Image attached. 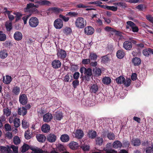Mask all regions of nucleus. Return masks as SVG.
Here are the masks:
<instances>
[{
	"label": "nucleus",
	"mask_w": 153,
	"mask_h": 153,
	"mask_svg": "<svg viewBox=\"0 0 153 153\" xmlns=\"http://www.w3.org/2000/svg\"><path fill=\"white\" fill-rule=\"evenodd\" d=\"M63 117V114L61 112L56 113V119L57 120H60Z\"/></svg>",
	"instance_id": "obj_40"
},
{
	"label": "nucleus",
	"mask_w": 153,
	"mask_h": 153,
	"mask_svg": "<svg viewBox=\"0 0 153 153\" xmlns=\"http://www.w3.org/2000/svg\"><path fill=\"white\" fill-rule=\"evenodd\" d=\"M22 125L23 128H26L28 127L29 124L26 120H24L22 121Z\"/></svg>",
	"instance_id": "obj_48"
},
{
	"label": "nucleus",
	"mask_w": 153,
	"mask_h": 153,
	"mask_svg": "<svg viewBox=\"0 0 153 153\" xmlns=\"http://www.w3.org/2000/svg\"><path fill=\"white\" fill-rule=\"evenodd\" d=\"M63 33L66 35H68L71 32V30L70 28L66 27L63 30Z\"/></svg>",
	"instance_id": "obj_39"
},
{
	"label": "nucleus",
	"mask_w": 153,
	"mask_h": 153,
	"mask_svg": "<svg viewBox=\"0 0 153 153\" xmlns=\"http://www.w3.org/2000/svg\"><path fill=\"white\" fill-rule=\"evenodd\" d=\"M53 26L56 29H60L63 26L62 21L59 18L56 19L54 22Z\"/></svg>",
	"instance_id": "obj_4"
},
{
	"label": "nucleus",
	"mask_w": 153,
	"mask_h": 153,
	"mask_svg": "<svg viewBox=\"0 0 153 153\" xmlns=\"http://www.w3.org/2000/svg\"><path fill=\"white\" fill-rule=\"evenodd\" d=\"M6 36L4 33H1L0 32V41H3L6 39Z\"/></svg>",
	"instance_id": "obj_51"
},
{
	"label": "nucleus",
	"mask_w": 153,
	"mask_h": 153,
	"mask_svg": "<svg viewBox=\"0 0 153 153\" xmlns=\"http://www.w3.org/2000/svg\"><path fill=\"white\" fill-rule=\"evenodd\" d=\"M79 81L78 80H75L74 81L72 82V85L73 87L75 88L76 87L79 85Z\"/></svg>",
	"instance_id": "obj_57"
},
{
	"label": "nucleus",
	"mask_w": 153,
	"mask_h": 153,
	"mask_svg": "<svg viewBox=\"0 0 153 153\" xmlns=\"http://www.w3.org/2000/svg\"><path fill=\"white\" fill-rule=\"evenodd\" d=\"M107 9L110 10L114 11H116L117 10V7H115L114 6H108L106 7Z\"/></svg>",
	"instance_id": "obj_54"
},
{
	"label": "nucleus",
	"mask_w": 153,
	"mask_h": 153,
	"mask_svg": "<svg viewBox=\"0 0 153 153\" xmlns=\"http://www.w3.org/2000/svg\"><path fill=\"white\" fill-rule=\"evenodd\" d=\"M78 143L72 141L69 144V146L72 149H75L78 147Z\"/></svg>",
	"instance_id": "obj_27"
},
{
	"label": "nucleus",
	"mask_w": 153,
	"mask_h": 153,
	"mask_svg": "<svg viewBox=\"0 0 153 153\" xmlns=\"http://www.w3.org/2000/svg\"><path fill=\"white\" fill-rule=\"evenodd\" d=\"M132 62L135 66H138L140 64L141 61L140 58L135 57L132 59Z\"/></svg>",
	"instance_id": "obj_28"
},
{
	"label": "nucleus",
	"mask_w": 153,
	"mask_h": 153,
	"mask_svg": "<svg viewBox=\"0 0 153 153\" xmlns=\"http://www.w3.org/2000/svg\"><path fill=\"white\" fill-rule=\"evenodd\" d=\"M31 149L32 151L31 153H49L47 152L43 151L42 149L38 147L33 148Z\"/></svg>",
	"instance_id": "obj_18"
},
{
	"label": "nucleus",
	"mask_w": 153,
	"mask_h": 153,
	"mask_svg": "<svg viewBox=\"0 0 153 153\" xmlns=\"http://www.w3.org/2000/svg\"><path fill=\"white\" fill-rule=\"evenodd\" d=\"M13 37L15 40L17 41L20 40L22 38V33L20 32L16 31L14 34Z\"/></svg>",
	"instance_id": "obj_12"
},
{
	"label": "nucleus",
	"mask_w": 153,
	"mask_h": 153,
	"mask_svg": "<svg viewBox=\"0 0 153 153\" xmlns=\"http://www.w3.org/2000/svg\"><path fill=\"white\" fill-rule=\"evenodd\" d=\"M57 55L59 58L64 59L67 56L66 51L62 49H59L57 51Z\"/></svg>",
	"instance_id": "obj_5"
},
{
	"label": "nucleus",
	"mask_w": 153,
	"mask_h": 153,
	"mask_svg": "<svg viewBox=\"0 0 153 153\" xmlns=\"http://www.w3.org/2000/svg\"><path fill=\"white\" fill-rule=\"evenodd\" d=\"M146 153H152L153 152V148L152 147H149L146 149Z\"/></svg>",
	"instance_id": "obj_59"
},
{
	"label": "nucleus",
	"mask_w": 153,
	"mask_h": 153,
	"mask_svg": "<svg viewBox=\"0 0 153 153\" xmlns=\"http://www.w3.org/2000/svg\"><path fill=\"white\" fill-rule=\"evenodd\" d=\"M90 59H82V63L83 64L86 65L90 63Z\"/></svg>",
	"instance_id": "obj_61"
},
{
	"label": "nucleus",
	"mask_w": 153,
	"mask_h": 153,
	"mask_svg": "<svg viewBox=\"0 0 153 153\" xmlns=\"http://www.w3.org/2000/svg\"><path fill=\"white\" fill-rule=\"evenodd\" d=\"M125 55V52L123 50H119L117 53V56L118 58L120 59L123 58L124 57Z\"/></svg>",
	"instance_id": "obj_22"
},
{
	"label": "nucleus",
	"mask_w": 153,
	"mask_h": 153,
	"mask_svg": "<svg viewBox=\"0 0 153 153\" xmlns=\"http://www.w3.org/2000/svg\"><path fill=\"white\" fill-rule=\"evenodd\" d=\"M88 135L89 138L94 139L97 136V133L95 131L91 130L89 131Z\"/></svg>",
	"instance_id": "obj_24"
},
{
	"label": "nucleus",
	"mask_w": 153,
	"mask_h": 153,
	"mask_svg": "<svg viewBox=\"0 0 153 153\" xmlns=\"http://www.w3.org/2000/svg\"><path fill=\"white\" fill-rule=\"evenodd\" d=\"M111 146V144L110 143H107L106 146V147L104 149V150L105 151V152H103L102 153H106L108 151L112 150V149H110V147Z\"/></svg>",
	"instance_id": "obj_50"
},
{
	"label": "nucleus",
	"mask_w": 153,
	"mask_h": 153,
	"mask_svg": "<svg viewBox=\"0 0 153 153\" xmlns=\"http://www.w3.org/2000/svg\"><path fill=\"white\" fill-rule=\"evenodd\" d=\"M111 81V78L108 76H105L102 79V82L103 83L107 85H108L110 84Z\"/></svg>",
	"instance_id": "obj_23"
},
{
	"label": "nucleus",
	"mask_w": 153,
	"mask_h": 153,
	"mask_svg": "<svg viewBox=\"0 0 153 153\" xmlns=\"http://www.w3.org/2000/svg\"><path fill=\"white\" fill-rule=\"evenodd\" d=\"M113 146L114 148L118 149L122 146V144L120 141L115 140L113 143Z\"/></svg>",
	"instance_id": "obj_29"
},
{
	"label": "nucleus",
	"mask_w": 153,
	"mask_h": 153,
	"mask_svg": "<svg viewBox=\"0 0 153 153\" xmlns=\"http://www.w3.org/2000/svg\"><path fill=\"white\" fill-rule=\"evenodd\" d=\"M81 148L84 151H88L89 149V146L88 145L84 144L81 146Z\"/></svg>",
	"instance_id": "obj_53"
},
{
	"label": "nucleus",
	"mask_w": 153,
	"mask_h": 153,
	"mask_svg": "<svg viewBox=\"0 0 153 153\" xmlns=\"http://www.w3.org/2000/svg\"><path fill=\"white\" fill-rule=\"evenodd\" d=\"M79 76V73L78 72H76L74 74V78L76 80L77 79Z\"/></svg>",
	"instance_id": "obj_64"
},
{
	"label": "nucleus",
	"mask_w": 153,
	"mask_h": 153,
	"mask_svg": "<svg viewBox=\"0 0 153 153\" xmlns=\"http://www.w3.org/2000/svg\"><path fill=\"white\" fill-rule=\"evenodd\" d=\"M51 65L53 68L57 69L60 67L61 63L59 60H55L52 61Z\"/></svg>",
	"instance_id": "obj_10"
},
{
	"label": "nucleus",
	"mask_w": 153,
	"mask_h": 153,
	"mask_svg": "<svg viewBox=\"0 0 153 153\" xmlns=\"http://www.w3.org/2000/svg\"><path fill=\"white\" fill-rule=\"evenodd\" d=\"M60 140L62 142H67L69 140V137L68 135L66 134H64L61 136L60 137Z\"/></svg>",
	"instance_id": "obj_31"
},
{
	"label": "nucleus",
	"mask_w": 153,
	"mask_h": 153,
	"mask_svg": "<svg viewBox=\"0 0 153 153\" xmlns=\"http://www.w3.org/2000/svg\"><path fill=\"white\" fill-rule=\"evenodd\" d=\"M56 136L53 134H50L47 137L48 140L51 143H53L55 142L56 140Z\"/></svg>",
	"instance_id": "obj_14"
},
{
	"label": "nucleus",
	"mask_w": 153,
	"mask_h": 153,
	"mask_svg": "<svg viewBox=\"0 0 153 153\" xmlns=\"http://www.w3.org/2000/svg\"><path fill=\"white\" fill-rule=\"evenodd\" d=\"M39 4H34L33 3H30L27 4V7L24 9V11L25 12H29L34 14H37L39 13V11L37 9L34 8L33 7L38 8L39 7Z\"/></svg>",
	"instance_id": "obj_1"
},
{
	"label": "nucleus",
	"mask_w": 153,
	"mask_h": 153,
	"mask_svg": "<svg viewBox=\"0 0 153 153\" xmlns=\"http://www.w3.org/2000/svg\"><path fill=\"white\" fill-rule=\"evenodd\" d=\"M107 137L110 140H113L115 139V135L113 133H109L107 135Z\"/></svg>",
	"instance_id": "obj_45"
},
{
	"label": "nucleus",
	"mask_w": 153,
	"mask_h": 153,
	"mask_svg": "<svg viewBox=\"0 0 153 153\" xmlns=\"http://www.w3.org/2000/svg\"><path fill=\"white\" fill-rule=\"evenodd\" d=\"M49 10L52 13H58L60 12H62L63 11L62 9L56 7H52L49 9Z\"/></svg>",
	"instance_id": "obj_19"
},
{
	"label": "nucleus",
	"mask_w": 153,
	"mask_h": 153,
	"mask_svg": "<svg viewBox=\"0 0 153 153\" xmlns=\"http://www.w3.org/2000/svg\"><path fill=\"white\" fill-rule=\"evenodd\" d=\"M96 144L99 146H101L104 142L103 139L102 137H98L95 139Z\"/></svg>",
	"instance_id": "obj_30"
},
{
	"label": "nucleus",
	"mask_w": 153,
	"mask_h": 153,
	"mask_svg": "<svg viewBox=\"0 0 153 153\" xmlns=\"http://www.w3.org/2000/svg\"><path fill=\"white\" fill-rule=\"evenodd\" d=\"M36 137L38 141L40 142H43L46 139V137L44 135L39 134L36 135Z\"/></svg>",
	"instance_id": "obj_21"
},
{
	"label": "nucleus",
	"mask_w": 153,
	"mask_h": 153,
	"mask_svg": "<svg viewBox=\"0 0 153 153\" xmlns=\"http://www.w3.org/2000/svg\"><path fill=\"white\" fill-rule=\"evenodd\" d=\"M85 74L88 76H90L92 75V69L90 68H86Z\"/></svg>",
	"instance_id": "obj_41"
},
{
	"label": "nucleus",
	"mask_w": 153,
	"mask_h": 153,
	"mask_svg": "<svg viewBox=\"0 0 153 153\" xmlns=\"http://www.w3.org/2000/svg\"><path fill=\"white\" fill-rule=\"evenodd\" d=\"M146 18L148 20L151 22L153 24V17L150 15H148L146 16Z\"/></svg>",
	"instance_id": "obj_63"
},
{
	"label": "nucleus",
	"mask_w": 153,
	"mask_h": 153,
	"mask_svg": "<svg viewBox=\"0 0 153 153\" xmlns=\"http://www.w3.org/2000/svg\"><path fill=\"white\" fill-rule=\"evenodd\" d=\"M75 134L76 137L79 139L82 138L83 137L84 134L82 130L79 129L76 131Z\"/></svg>",
	"instance_id": "obj_13"
},
{
	"label": "nucleus",
	"mask_w": 153,
	"mask_h": 153,
	"mask_svg": "<svg viewBox=\"0 0 153 153\" xmlns=\"http://www.w3.org/2000/svg\"><path fill=\"white\" fill-rule=\"evenodd\" d=\"M19 101L22 104L25 105L27 101V98L26 95L25 94L20 95L19 96Z\"/></svg>",
	"instance_id": "obj_7"
},
{
	"label": "nucleus",
	"mask_w": 153,
	"mask_h": 153,
	"mask_svg": "<svg viewBox=\"0 0 153 153\" xmlns=\"http://www.w3.org/2000/svg\"><path fill=\"white\" fill-rule=\"evenodd\" d=\"M32 134H30L29 132L27 131L25 132V137L27 139H29L31 137Z\"/></svg>",
	"instance_id": "obj_49"
},
{
	"label": "nucleus",
	"mask_w": 153,
	"mask_h": 153,
	"mask_svg": "<svg viewBox=\"0 0 153 153\" xmlns=\"http://www.w3.org/2000/svg\"><path fill=\"white\" fill-rule=\"evenodd\" d=\"M97 55L95 53H91L89 56L90 60H96L97 58Z\"/></svg>",
	"instance_id": "obj_44"
},
{
	"label": "nucleus",
	"mask_w": 153,
	"mask_h": 153,
	"mask_svg": "<svg viewBox=\"0 0 153 153\" xmlns=\"http://www.w3.org/2000/svg\"><path fill=\"white\" fill-rule=\"evenodd\" d=\"M131 80L129 78H126V80L125 79L124 82H123L124 84L126 87H128L130 85L131 83Z\"/></svg>",
	"instance_id": "obj_43"
},
{
	"label": "nucleus",
	"mask_w": 153,
	"mask_h": 153,
	"mask_svg": "<svg viewBox=\"0 0 153 153\" xmlns=\"http://www.w3.org/2000/svg\"><path fill=\"white\" fill-rule=\"evenodd\" d=\"M78 13L76 12L71 11L68 12L67 14V15L71 16L76 17L78 15Z\"/></svg>",
	"instance_id": "obj_55"
},
{
	"label": "nucleus",
	"mask_w": 153,
	"mask_h": 153,
	"mask_svg": "<svg viewBox=\"0 0 153 153\" xmlns=\"http://www.w3.org/2000/svg\"><path fill=\"white\" fill-rule=\"evenodd\" d=\"M85 33L87 35H90L92 34L94 32V28L90 26L86 27L84 29Z\"/></svg>",
	"instance_id": "obj_6"
},
{
	"label": "nucleus",
	"mask_w": 153,
	"mask_h": 153,
	"mask_svg": "<svg viewBox=\"0 0 153 153\" xmlns=\"http://www.w3.org/2000/svg\"><path fill=\"white\" fill-rule=\"evenodd\" d=\"M7 149L8 147H6L4 146H1L0 147V151L3 153H6Z\"/></svg>",
	"instance_id": "obj_56"
},
{
	"label": "nucleus",
	"mask_w": 153,
	"mask_h": 153,
	"mask_svg": "<svg viewBox=\"0 0 153 153\" xmlns=\"http://www.w3.org/2000/svg\"><path fill=\"white\" fill-rule=\"evenodd\" d=\"M123 47L127 50H130L132 48L131 42L129 41H125L123 43Z\"/></svg>",
	"instance_id": "obj_8"
},
{
	"label": "nucleus",
	"mask_w": 153,
	"mask_h": 153,
	"mask_svg": "<svg viewBox=\"0 0 153 153\" xmlns=\"http://www.w3.org/2000/svg\"><path fill=\"white\" fill-rule=\"evenodd\" d=\"M8 56L7 51L5 49H4L0 51V58L1 59H4Z\"/></svg>",
	"instance_id": "obj_26"
},
{
	"label": "nucleus",
	"mask_w": 153,
	"mask_h": 153,
	"mask_svg": "<svg viewBox=\"0 0 153 153\" xmlns=\"http://www.w3.org/2000/svg\"><path fill=\"white\" fill-rule=\"evenodd\" d=\"M98 87L96 84L92 85L90 88V91L91 93H96L98 91Z\"/></svg>",
	"instance_id": "obj_20"
},
{
	"label": "nucleus",
	"mask_w": 153,
	"mask_h": 153,
	"mask_svg": "<svg viewBox=\"0 0 153 153\" xmlns=\"http://www.w3.org/2000/svg\"><path fill=\"white\" fill-rule=\"evenodd\" d=\"M51 2L48 1L46 0H41L40 6H49L51 4Z\"/></svg>",
	"instance_id": "obj_37"
},
{
	"label": "nucleus",
	"mask_w": 153,
	"mask_h": 153,
	"mask_svg": "<svg viewBox=\"0 0 153 153\" xmlns=\"http://www.w3.org/2000/svg\"><path fill=\"white\" fill-rule=\"evenodd\" d=\"M4 114L7 117L10 116L11 114V111L8 108H6L3 109Z\"/></svg>",
	"instance_id": "obj_36"
},
{
	"label": "nucleus",
	"mask_w": 153,
	"mask_h": 153,
	"mask_svg": "<svg viewBox=\"0 0 153 153\" xmlns=\"http://www.w3.org/2000/svg\"><path fill=\"white\" fill-rule=\"evenodd\" d=\"M14 125L16 128L18 127L20 125V119L17 118H15L14 121Z\"/></svg>",
	"instance_id": "obj_35"
},
{
	"label": "nucleus",
	"mask_w": 153,
	"mask_h": 153,
	"mask_svg": "<svg viewBox=\"0 0 153 153\" xmlns=\"http://www.w3.org/2000/svg\"><path fill=\"white\" fill-rule=\"evenodd\" d=\"M125 80V78L122 76H120L116 79V82L119 84L123 83Z\"/></svg>",
	"instance_id": "obj_34"
},
{
	"label": "nucleus",
	"mask_w": 153,
	"mask_h": 153,
	"mask_svg": "<svg viewBox=\"0 0 153 153\" xmlns=\"http://www.w3.org/2000/svg\"><path fill=\"white\" fill-rule=\"evenodd\" d=\"M86 25V21L82 17H78L75 21V25L79 28H82L85 27Z\"/></svg>",
	"instance_id": "obj_2"
},
{
	"label": "nucleus",
	"mask_w": 153,
	"mask_h": 153,
	"mask_svg": "<svg viewBox=\"0 0 153 153\" xmlns=\"http://www.w3.org/2000/svg\"><path fill=\"white\" fill-rule=\"evenodd\" d=\"M52 118V114L49 113L45 114L43 116V120L45 122H50Z\"/></svg>",
	"instance_id": "obj_9"
},
{
	"label": "nucleus",
	"mask_w": 153,
	"mask_h": 153,
	"mask_svg": "<svg viewBox=\"0 0 153 153\" xmlns=\"http://www.w3.org/2000/svg\"><path fill=\"white\" fill-rule=\"evenodd\" d=\"M29 146L27 144H24L22 147V152H26L29 149Z\"/></svg>",
	"instance_id": "obj_47"
},
{
	"label": "nucleus",
	"mask_w": 153,
	"mask_h": 153,
	"mask_svg": "<svg viewBox=\"0 0 153 153\" xmlns=\"http://www.w3.org/2000/svg\"><path fill=\"white\" fill-rule=\"evenodd\" d=\"M12 24L11 22H8L6 23V27L7 31H10L12 29Z\"/></svg>",
	"instance_id": "obj_38"
},
{
	"label": "nucleus",
	"mask_w": 153,
	"mask_h": 153,
	"mask_svg": "<svg viewBox=\"0 0 153 153\" xmlns=\"http://www.w3.org/2000/svg\"><path fill=\"white\" fill-rule=\"evenodd\" d=\"M18 114L19 115L24 116L27 113V109L24 107L19 108L18 110Z\"/></svg>",
	"instance_id": "obj_11"
},
{
	"label": "nucleus",
	"mask_w": 153,
	"mask_h": 153,
	"mask_svg": "<svg viewBox=\"0 0 153 153\" xmlns=\"http://www.w3.org/2000/svg\"><path fill=\"white\" fill-rule=\"evenodd\" d=\"M13 143L14 144L17 145L19 144L20 143V140L18 136H15L13 138Z\"/></svg>",
	"instance_id": "obj_42"
},
{
	"label": "nucleus",
	"mask_w": 153,
	"mask_h": 153,
	"mask_svg": "<svg viewBox=\"0 0 153 153\" xmlns=\"http://www.w3.org/2000/svg\"><path fill=\"white\" fill-rule=\"evenodd\" d=\"M5 77V78L4 76L3 77V82L5 84H8L11 82L12 80V78L11 76L9 75H6Z\"/></svg>",
	"instance_id": "obj_17"
},
{
	"label": "nucleus",
	"mask_w": 153,
	"mask_h": 153,
	"mask_svg": "<svg viewBox=\"0 0 153 153\" xmlns=\"http://www.w3.org/2000/svg\"><path fill=\"white\" fill-rule=\"evenodd\" d=\"M93 72L95 76H100L101 73V70L98 68H95L93 69Z\"/></svg>",
	"instance_id": "obj_33"
},
{
	"label": "nucleus",
	"mask_w": 153,
	"mask_h": 153,
	"mask_svg": "<svg viewBox=\"0 0 153 153\" xmlns=\"http://www.w3.org/2000/svg\"><path fill=\"white\" fill-rule=\"evenodd\" d=\"M140 143V140L138 139H133L131 140V144L134 146H138Z\"/></svg>",
	"instance_id": "obj_32"
},
{
	"label": "nucleus",
	"mask_w": 153,
	"mask_h": 153,
	"mask_svg": "<svg viewBox=\"0 0 153 153\" xmlns=\"http://www.w3.org/2000/svg\"><path fill=\"white\" fill-rule=\"evenodd\" d=\"M59 17L62 19L63 21L65 22L68 21L69 19V18L64 16L61 14L59 15Z\"/></svg>",
	"instance_id": "obj_60"
},
{
	"label": "nucleus",
	"mask_w": 153,
	"mask_h": 153,
	"mask_svg": "<svg viewBox=\"0 0 153 153\" xmlns=\"http://www.w3.org/2000/svg\"><path fill=\"white\" fill-rule=\"evenodd\" d=\"M143 53L146 56H148L151 53L153 54V49L148 48L144 49L143 51Z\"/></svg>",
	"instance_id": "obj_15"
},
{
	"label": "nucleus",
	"mask_w": 153,
	"mask_h": 153,
	"mask_svg": "<svg viewBox=\"0 0 153 153\" xmlns=\"http://www.w3.org/2000/svg\"><path fill=\"white\" fill-rule=\"evenodd\" d=\"M29 23L31 27H35L38 25L39 22L36 17H32L29 19Z\"/></svg>",
	"instance_id": "obj_3"
},
{
	"label": "nucleus",
	"mask_w": 153,
	"mask_h": 153,
	"mask_svg": "<svg viewBox=\"0 0 153 153\" xmlns=\"http://www.w3.org/2000/svg\"><path fill=\"white\" fill-rule=\"evenodd\" d=\"M31 15V13L30 12V13L29 14L23 17L22 19L23 20L24 24H25L27 23V20L30 17Z\"/></svg>",
	"instance_id": "obj_46"
},
{
	"label": "nucleus",
	"mask_w": 153,
	"mask_h": 153,
	"mask_svg": "<svg viewBox=\"0 0 153 153\" xmlns=\"http://www.w3.org/2000/svg\"><path fill=\"white\" fill-rule=\"evenodd\" d=\"M114 5H117L121 7L125 8L126 7V4L123 2L116 3L114 4Z\"/></svg>",
	"instance_id": "obj_52"
},
{
	"label": "nucleus",
	"mask_w": 153,
	"mask_h": 153,
	"mask_svg": "<svg viewBox=\"0 0 153 153\" xmlns=\"http://www.w3.org/2000/svg\"><path fill=\"white\" fill-rule=\"evenodd\" d=\"M131 28L132 29V31L134 32H137L138 31L139 29L136 25Z\"/></svg>",
	"instance_id": "obj_62"
},
{
	"label": "nucleus",
	"mask_w": 153,
	"mask_h": 153,
	"mask_svg": "<svg viewBox=\"0 0 153 153\" xmlns=\"http://www.w3.org/2000/svg\"><path fill=\"white\" fill-rule=\"evenodd\" d=\"M20 91V88L17 86H16L13 88L12 92L13 95H18L19 94Z\"/></svg>",
	"instance_id": "obj_25"
},
{
	"label": "nucleus",
	"mask_w": 153,
	"mask_h": 153,
	"mask_svg": "<svg viewBox=\"0 0 153 153\" xmlns=\"http://www.w3.org/2000/svg\"><path fill=\"white\" fill-rule=\"evenodd\" d=\"M11 148L12 149L14 153H18V147L13 145L11 146Z\"/></svg>",
	"instance_id": "obj_58"
},
{
	"label": "nucleus",
	"mask_w": 153,
	"mask_h": 153,
	"mask_svg": "<svg viewBox=\"0 0 153 153\" xmlns=\"http://www.w3.org/2000/svg\"><path fill=\"white\" fill-rule=\"evenodd\" d=\"M50 129V126L47 124L43 125L41 127V129L42 132L44 133H47L49 131Z\"/></svg>",
	"instance_id": "obj_16"
}]
</instances>
